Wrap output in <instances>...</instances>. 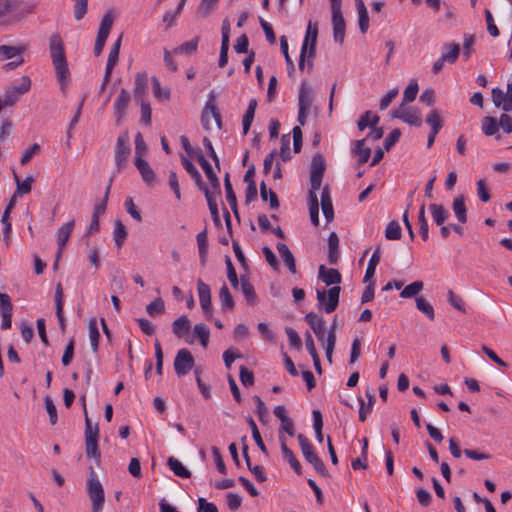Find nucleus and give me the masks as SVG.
I'll return each mask as SVG.
<instances>
[{"mask_svg":"<svg viewBox=\"0 0 512 512\" xmlns=\"http://www.w3.org/2000/svg\"><path fill=\"white\" fill-rule=\"evenodd\" d=\"M112 25H113V16L110 11H107L101 19L97 34L108 37L110 30L112 28Z\"/></svg>","mask_w":512,"mask_h":512,"instance_id":"6e6d98bb","label":"nucleus"},{"mask_svg":"<svg viewBox=\"0 0 512 512\" xmlns=\"http://www.w3.org/2000/svg\"><path fill=\"white\" fill-rule=\"evenodd\" d=\"M390 115L392 118L400 119L411 126L420 127L422 125L421 114L419 110L414 107L403 110L393 109Z\"/></svg>","mask_w":512,"mask_h":512,"instance_id":"9d476101","label":"nucleus"},{"mask_svg":"<svg viewBox=\"0 0 512 512\" xmlns=\"http://www.w3.org/2000/svg\"><path fill=\"white\" fill-rule=\"evenodd\" d=\"M419 90V86L417 81L412 80L407 88L404 90L403 93V99H402V106H404L406 103H410L415 100L417 93Z\"/></svg>","mask_w":512,"mask_h":512,"instance_id":"5fc2aeb1","label":"nucleus"},{"mask_svg":"<svg viewBox=\"0 0 512 512\" xmlns=\"http://www.w3.org/2000/svg\"><path fill=\"white\" fill-rule=\"evenodd\" d=\"M239 377L243 386L250 387L254 384V373L245 366H240Z\"/></svg>","mask_w":512,"mask_h":512,"instance_id":"69168bd1","label":"nucleus"},{"mask_svg":"<svg viewBox=\"0 0 512 512\" xmlns=\"http://www.w3.org/2000/svg\"><path fill=\"white\" fill-rule=\"evenodd\" d=\"M49 50L57 81L61 89L64 90L70 81V71L64 50V43L58 33L51 35L49 39Z\"/></svg>","mask_w":512,"mask_h":512,"instance_id":"f03ea898","label":"nucleus"},{"mask_svg":"<svg viewBox=\"0 0 512 512\" xmlns=\"http://www.w3.org/2000/svg\"><path fill=\"white\" fill-rule=\"evenodd\" d=\"M280 157L283 162H286L291 158L289 134H284L281 137Z\"/></svg>","mask_w":512,"mask_h":512,"instance_id":"338daca9","label":"nucleus"},{"mask_svg":"<svg viewBox=\"0 0 512 512\" xmlns=\"http://www.w3.org/2000/svg\"><path fill=\"white\" fill-rule=\"evenodd\" d=\"M499 130V123L496 118L486 116L482 119V131L487 136L496 135Z\"/></svg>","mask_w":512,"mask_h":512,"instance_id":"58836bf2","label":"nucleus"},{"mask_svg":"<svg viewBox=\"0 0 512 512\" xmlns=\"http://www.w3.org/2000/svg\"><path fill=\"white\" fill-rule=\"evenodd\" d=\"M429 210L432 214V218L436 225L442 226L444 222L449 218L450 214L449 211L444 208L441 204H430Z\"/></svg>","mask_w":512,"mask_h":512,"instance_id":"a878e982","label":"nucleus"},{"mask_svg":"<svg viewBox=\"0 0 512 512\" xmlns=\"http://www.w3.org/2000/svg\"><path fill=\"white\" fill-rule=\"evenodd\" d=\"M75 221L71 220L65 224H63L57 231V242H58V251L57 257H60L63 249L65 248L67 241L74 229Z\"/></svg>","mask_w":512,"mask_h":512,"instance_id":"6ab92c4d","label":"nucleus"},{"mask_svg":"<svg viewBox=\"0 0 512 512\" xmlns=\"http://www.w3.org/2000/svg\"><path fill=\"white\" fill-rule=\"evenodd\" d=\"M385 237L388 240H399L402 237V230L399 223L396 220H392L388 223L385 229Z\"/></svg>","mask_w":512,"mask_h":512,"instance_id":"de8ad7c7","label":"nucleus"},{"mask_svg":"<svg viewBox=\"0 0 512 512\" xmlns=\"http://www.w3.org/2000/svg\"><path fill=\"white\" fill-rule=\"evenodd\" d=\"M86 492L91 501L92 512H102L105 502V492L92 467H90V474L86 481Z\"/></svg>","mask_w":512,"mask_h":512,"instance_id":"20e7f679","label":"nucleus"},{"mask_svg":"<svg viewBox=\"0 0 512 512\" xmlns=\"http://www.w3.org/2000/svg\"><path fill=\"white\" fill-rule=\"evenodd\" d=\"M25 46H9V45H1L0 46V61L9 60L12 58H16L25 51Z\"/></svg>","mask_w":512,"mask_h":512,"instance_id":"7c9ffc66","label":"nucleus"},{"mask_svg":"<svg viewBox=\"0 0 512 512\" xmlns=\"http://www.w3.org/2000/svg\"><path fill=\"white\" fill-rule=\"evenodd\" d=\"M452 209L456 218L462 224L467 222V208L465 205L464 196L455 197L452 203Z\"/></svg>","mask_w":512,"mask_h":512,"instance_id":"bb28decb","label":"nucleus"},{"mask_svg":"<svg viewBox=\"0 0 512 512\" xmlns=\"http://www.w3.org/2000/svg\"><path fill=\"white\" fill-rule=\"evenodd\" d=\"M130 152L131 147L128 132H123L118 136L115 147L114 159L118 171L122 170L126 166Z\"/></svg>","mask_w":512,"mask_h":512,"instance_id":"6e6552de","label":"nucleus"},{"mask_svg":"<svg viewBox=\"0 0 512 512\" xmlns=\"http://www.w3.org/2000/svg\"><path fill=\"white\" fill-rule=\"evenodd\" d=\"M167 465L173 473L180 478H190L191 472L175 457L168 458Z\"/></svg>","mask_w":512,"mask_h":512,"instance_id":"2f4dec72","label":"nucleus"},{"mask_svg":"<svg viewBox=\"0 0 512 512\" xmlns=\"http://www.w3.org/2000/svg\"><path fill=\"white\" fill-rule=\"evenodd\" d=\"M89 338L91 348L94 352H96L99 346L100 333L95 319H91L89 321Z\"/></svg>","mask_w":512,"mask_h":512,"instance_id":"8fccbe9b","label":"nucleus"},{"mask_svg":"<svg viewBox=\"0 0 512 512\" xmlns=\"http://www.w3.org/2000/svg\"><path fill=\"white\" fill-rule=\"evenodd\" d=\"M301 100H303L302 104L306 109H309L312 104V91L308 87L306 82H303L300 90H299V97H298V106L301 107Z\"/></svg>","mask_w":512,"mask_h":512,"instance_id":"a18cd8bd","label":"nucleus"},{"mask_svg":"<svg viewBox=\"0 0 512 512\" xmlns=\"http://www.w3.org/2000/svg\"><path fill=\"white\" fill-rule=\"evenodd\" d=\"M202 169L204 170L206 177L211 184V191L216 193L217 195H221L220 181L215 172L213 171L211 164L203 167Z\"/></svg>","mask_w":512,"mask_h":512,"instance_id":"79ce46f5","label":"nucleus"},{"mask_svg":"<svg viewBox=\"0 0 512 512\" xmlns=\"http://www.w3.org/2000/svg\"><path fill=\"white\" fill-rule=\"evenodd\" d=\"M424 287V283L420 280L414 281L407 286H405L402 291L400 292L401 298H412V297H418L417 294L422 291Z\"/></svg>","mask_w":512,"mask_h":512,"instance_id":"e433bc0d","label":"nucleus"},{"mask_svg":"<svg viewBox=\"0 0 512 512\" xmlns=\"http://www.w3.org/2000/svg\"><path fill=\"white\" fill-rule=\"evenodd\" d=\"M200 41L199 36H195L190 41L184 42L183 44L179 45L178 47L174 48L173 53L175 54H193L196 52L198 43Z\"/></svg>","mask_w":512,"mask_h":512,"instance_id":"c9c22d12","label":"nucleus"},{"mask_svg":"<svg viewBox=\"0 0 512 512\" xmlns=\"http://www.w3.org/2000/svg\"><path fill=\"white\" fill-rule=\"evenodd\" d=\"M224 188L226 193V200L230 205L231 210L233 211L236 218H239L238 205H237V197L233 190V186L230 181L229 173H226L224 177Z\"/></svg>","mask_w":512,"mask_h":512,"instance_id":"412c9836","label":"nucleus"},{"mask_svg":"<svg viewBox=\"0 0 512 512\" xmlns=\"http://www.w3.org/2000/svg\"><path fill=\"white\" fill-rule=\"evenodd\" d=\"M219 299L222 309L232 310L234 308L233 297L225 283L220 288Z\"/></svg>","mask_w":512,"mask_h":512,"instance_id":"ea45409f","label":"nucleus"},{"mask_svg":"<svg viewBox=\"0 0 512 512\" xmlns=\"http://www.w3.org/2000/svg\"><path fill=\"white\" fill-rule=\"evenodd\" d=\"M332 12L333 38L335 42L343 43L345 36V20L342 14V0H330Z\"/></svg>","mask_w":512,"mask_h":512,"instance_id":"39448f33","label":"nucleus"},{"mask_svg":"<svg viewBox=\"0 0 512 512\" xmlns=\"http://www.w3.org/2000/svg\"><path fill=\"white\" fill-rule=\"evenodd\" d=\"M129 103H130L129 92L125 89H121V91L113 105L114 116L116 118L117 124H119L122 121V119L125 117L126 110L128 108Z\"/></svg>","mask_w":512,"mask_h":512,"instance_id":"ddd939ff","label":"nucleus"},{"mask_svg":"<svg viewBox=\"0 0 512 512\" xmlns=\"http://www.w3.org/2000/svg\"><path fill=\"white\" fill-rule=\"evenodd\" d=\"M415 304L416 308L422 312L430 321L435 319L433 306L423 296L416 297Z\"/></svg>","mask_w":512,"mask_h":512,"instance_id":"72a5a7b5","label":"nucleus"},{"mask_svg":"<svg viewBox=\"0 0 512 512\" xmlns=\"http://www.w3.org/2000/svg\"><path fill=\"white\" fill-rule=\"evenodd\" d=\"M193 332L199 338L201 345L206 348L209 342L210 330L204 323H198L194 326Z\"/></svg>","mask_w":512,"mask_h":512,"instance_id":"a19ab883","label":"nucleus"},{"mask_svg":"<svg viewBox=\"0 0 512 512\" xmlns=\"http://www.w3.org/2000/svg\"><path fill=\"white\" fill-rule=\"evenodd\" d=\"M425 122L431 126L427 139V147L430 148L434 144L437 134L443 127V120L441 119L440 112L434 109L426 116Z\"/></svg>","mask_w":512,"mask_h":512,"instance_id":"f8f14e48","label":"nucleus"},{"mask_svg":"<svg viewBox=\"0 0 512 512\" xmlns=\"http://www.w3.org/2000/svg\"><path fill=\"white\" fill-rule=\"evenodd\" d=\"M194 364L195 360L191 352L186 348H182L177 352L174 359L175 373L179 377L185 376L194 367Z\"/></svg>","mask_w":512,"mask_h":512,"instance_id":"1a4fd4ad","label":"nucleus"},{"mask_svg":"<svg viewBox=\"0 0 512 512\" xmlns=\"http://www.w3.org/2000/svg\"><path fill=\"white\" fill-rule=\"evenodd\" d=\"M81 400L83 402L84 406V413H85V440L90 438H99V429L98 425L96 424L94 427H92L91 421L88 418L86 405H85V396H81Z\"/></svg>","mask_w":512,"mask_h":512,"instance_id":"37998d69","label":"nucleus"},{"mask_svg":"<svg viewBox=\"0 0 512 512\" xmlns=\"http://www.w3.org/2000/svg\"><path fill=\"white\" fill-rule=\"evenodd\" d=\"M191 328V322L186 315L178 317L172 324V331L177 338H182Z\"/></svg>","mask_w":512,"mask_h":512,"instance_id":"b1692460","label":"nucleus"},{"mask_svg":"<svg viewBox=\"0 0 512 512\" xmlns=\"http://www.w3.org/2000/svg\"><path fill=\"white\" fill-rule=\"evenodd\" d=\"M257 108V100L251 99L248 103L247 110L242 118V127H243V134L246 135L251 127V124L254 119L255 111Z\"/></svg>","mask_w":512,"mask_h":512,"instance_id":"c85d7f7f","label":"nucleus"},{"mask_svg":"<svg viewBox=\"0 0 512 512\" xmlns=\"http://www.w3.org/2000/svg\"><path fill=\"white\" fill-rule=\"evenodd\" d=\"M88 11V0H73V15L76 21L84 18Z\"/></svg>","mask_w":512,"mask_h":512,"instance_id":"864d4df0","label":"nucleus"},{"mask_svg":"<svg viewBox=\"0 0 512 512\" xmlns=\"http://www.w3.org/2000/svg\"><path fill=\"white\" fill-rule=\"evenodd\" d=\"M340 290L339 286H333L329 290L317 289L318 307L328 314L334 312L339 303Z\"/></svg>","mask_w":512,"mask_h":512,"instance_id":"0eeeda50","label":"nucleus"},{"mask_svg":"<svg viewBox=\"0 0 512 512\" xmlns=\"http://www.w3.org/2000/svg\"><path fill=\"white\" fill-rule=\"evenodd\" d=\"M335 324H336V317L334 318L333 324L330 327L327 335V345H326V357L329 361H331V355L335 346L336 342V332H335Z\"/></svg>","mask_w":512,"mask_h":512,"instance_id":"052dcab7","label":"nucleus"},{"mask_svg":"<svg viewBox=\"0 0 512 512\" xmlns=\"http://www.w3.org/2000/svg\"><path fill=\"white\" fill-rule=\"evenodd\" d=\"M339 256V237L335 232H331L328 237V262L330 264H337Z\"/></svg>","mask_w":512,"mask_h":512,"instance_id":"5701e85b","label":"nucleus"},{"mask_svg":"<svg viewBox=\"0 0 512 512\" xmlns=\"http://www.w3.org/2000/svg\"><path fill=\"white\" fill-rule=\"evenodd\" d=\"M297 440L302 450V454L307 462L313 465L314 469L317 473L324 475L326 472V467L323 461L316 454L314 447L308 440V438L303 434H298Z\"/></svg>","mask_w":512,"mask_h":512,"instance_id":"423d86ee","label":"nucleus"},{"mask_svg":"<svg viewBox=\"0 0 512 512\" xmlns=\"http://www.w3.org/2000/svg\"><path fill=\"white\" fill-rule=\"evenodd\" d=\"M204 195H205V198L207 200V204H208V207H209V210H210V213H211V217L212 218L219 217V210H218V205H217V202H216V198L219 195H217L216 193L212 192L211 190L210 191H206V193Z\"/></svg>","mask_w":512,"mask_h":512,"instance_id":"e2e57ef3","label":"nucleus"},{"mask_svg":"<svg viewBox=\"0 0 512 512\" xmlns=\"http://www.w3.org/2000/svg\"><path fill=\"white\" fill-rule=\"evenodd\" d=\"M198 251H199V259L201 266L205 267L208 258V236L207 229L205 228L203 231L199 232L196 236Z\"/></svg>","mask_w":512,"mask_h":512,"instance_id":"aec40b11","label":"nucleus"},{"mask_svg":"<svg viewBox=\"0 0 512 512\" xmlns=\"http://www.w3.org/2000/svg\"><path fill=\"white\" fill-rule=\"evenodd\" d=\"M240 285H241L242 293L244 294L247 302L249 304H253L256 299V292H255V289H254V286L252 285V283L249 281V279L246 276L241 275Z\"/></svg>","mask_w":512,"mask_h":512,"instance_id":"f704fd0d","label":"nucleus"},{"mask_svg":"<svg viewBox=\"0 0 512 512\" xmlns=\"http://www.w3.org/2000/svg\"><path fill=\"white\" fill-rule=\"evenodd\" d=\"M14 179L17 185L16 193L28 194L32 189V183L34 181L32 176H27L22 182L16 173H14Z\"/></svg>","mask_w":512,"mask_h":512,"instance_id":"13d9d810","label":"nucleus"},{"mask_svg":"<svg viewBox=\"0 0 512 512\" xmlns=\"http://www.w3.org/2000/svg\"><path fill=\"white\" fill-rule=\"evenodd\" d=\"M197 290L199 295L200 306L207 316V318L212 317V303H211V290L208 284H206L202 279H198L197 281Z\"/></svg>","mask_w":512,"mask_h":512,"instance_id":"9b49d317","label":"nucleus"},{"mask_svg":"<svg viewBox=\"0 0 512 512\" xmlns=\"http://www.w3.org/2000/svg\"><path fill=\"white\" fill-rule=\"evenodd\" d=\"M444 48H449L450 50L446 53H442V61L448 62L450 64L455 63L460 53V45L457 43L445 44Z\"/></svg>","mask_w":512,"mask_h":512,"instance_id":"49530a36","label":"nucleus"},{"mask_svg":"<svg viewBox=\"0 0 512 512\" xmlns=\"http://www.w3.org/2000/svg\"><path fill=\"white\" fill-rule=\"evenodd\" d=\"M366 138L354 141V155L358 156V164L366 163L371 156V148L365 146Z\"/></svg>","mask_w":512,"mask_h":512,"instance_id":"393cba45","label":"nucleus"},{"mask_svg":"<svg viewBox=\"0 0 512 512\" xmlns=\"http://www.w3.org/2000/svg\"><path fill=\"white\" fill-rule=\"evenodd\" d=\"M358 11V25L360 31L364 34L369 28V15L363 0H356Z\"/></svg>","mask_w":512,"mask_h":512,"instance_id":"c756f323","label":"nucleus"},{"mask_svg":"<svg viewBox=\"0 0 512 512\" xmlns=\"http://www.w3.org/2000/svg\"><path fill=\"white\" fill-rule=\"evenodd\" d=\"M276 248L280 254V257L283 259L284 263L288 267L289 271L292 274L296 273V261L295 257L288 248V246L285 243H277Z\"/></svg>","mask_w":512,"mask_h":512,"instance_id":"4be33fe9","label":"nucleus"},{"mask_svg":"<svg viewBox=\"0 0 512 512\" xmlns=\"http://www.w3.org/2000/svg\"><path fill=\"white\" fill-rule=\"evenodd\" d=\"M86 445V454L88 457L94 458V460L99 463L101 458V453L98 449V438H90L85 440Z\"/></svg>","mask_w":512,"mask_h":512,"instance_id":"c03bdc74","label":"nucleus"},{"mask_svg":"<svg viewBox=\"0 0 512 512\" xmlns=\"http://www.w3.org/2000/svg\"><path fill=\"white\" fill-rule=\"evenodd\" d=\"M44 404H45L46 411L49 415V421H50L51 425H55L58 421V415H57V409L53 402V399L48 395L45 396Z\"/></svg>","mask_w":512,"mask_h":512,"instance_id":"680f3d73","label":"nucleus"},{"mask_svg":"<svg viewBox=\"0 0 512 512\" xmlns=\"http://www.w3.org/2000/svg\"><path fill=\"white\" fill-rule=\"evenodd\" d=\"M312 416H313V428L315 430L316 439L319 443H322L323 438H324L323 433H322V428H323L322 414L319 410H313Z\"/></svg>","mask_w":512,"mask_h":512,"instance_id":"09e8293b","label":"nucleus"},{"mask_svg":"<svg viewBox=\"0 0 512 512\" xmlns=\"http://www.w3.org/2000/svg\"><path fill=\"white\" fill-rule=\"evenodd\" d=\"M35 7L27 0H0V27L21 22L34 12Z\"/></svg>","mask_w":512,"mask_h":512,"instance_id":"f257e3e1","label":"nucleus"},{"mask_svg":"<svg viewBox=\"0 0 512 512\" xmlns=\"http://www.w3.org/2000/svg\"><path fill=\"white\" fill-rule=\"evenodd\" d=\"M418 222H419V230L420 235L424 241H427L429 237V227H428V221L425 216V204H422L419 213H418Z\"/></svg>","mask_w":512,"mask_h":512,"instance_id":"603ef678","label":"nucleus"},{"mask_svg":"<svg viewBox=\"0 0 512 512\" xmlns=\"http://www.w3.org/2000/svg\"><path fill=\"white\" fill-rule=\"evenodd\" d=\"M218 2L219 0H201L197 11L202 17H207L217 8Z\"/></svg>","mask_w":512,"mask_h":512,"instance_id":"4d7b16f0","label":"nucleus"},{"mask_svg":"<svg viewBox=\"0 0 512 512\" xmlns=\"http://www.w3.org/2000/svg\"><path fill=\"white\" fill-rule=\"evenodd\" d=\"M326 170L324 157L317 153L313 156L311 161L310 175L323 177Z\"/></svg>","mask_w":512,"mask_h":512,"instance_id":"473e14b6","label":"nucleus"},{"mask_svg":"<svg viewBox=\"0 0 512 512\" xmlns=\"http://www.w3.org/2000/svg\"><path fill=\"white\" fill-rule=\"evenodd\" d=\"M279 441H280V447H281V452L283 454V457L288 461V463L290 464V466L294 470V472L296 474L300 475L302 473L301 464L295 457L293 451L290 448H288V446L286 444L285 437L283 435H280Z\"/></svg>","mask_w":512,"mask_h":512,"instance_id":"f3484780","label":"nucleus"},{"mask_svg":"<svg viewBox=\"0 0 512 512\" xmlns=\"http://www.w3.org/2000/svg\"><path fill=\"white\" fill-rule=\"evenodd\" d=\"M113 235H114L115 244L118 247H121L124 244V242L126 241V238L128 235L126 227L122 223L121 220L115 221Z\"/></svg>","mask_w":512,"mask_h":512,"instance_id":"4c0bfd02","label":"nucleus"},{"mask_svg":"<svg viewBox=\"0 0 512 512\" xmlns=\"http://www.w3.org/2000/svg\"><path fill=\"white\" fill-rule=\"evenodd\" d=\"M146 86H147L146 75L138 73L135 78V87H134L135 97H141L146 91Z\"/></svg>","mask_w":512,"mask_h":512,"instance_id":"774afa93","label":"nucleus"},{"mask_svg":"<svg viewBox=\"0 0 512 512\" xmlns=\"http://www.w3.org/2000/svg\"><path fill=\"white\" fill-rule=\"evenodd\" d=\"M121 42H122V35L119 36L118 39L112 45L109 55H108L106 66L114 68V66L117 64L118 58H119V53H120Z\"/></svg>","mask_w":512,"mask_h":512,"instance_id":"3c124183","label":"nucleus"},{"mask_svg":"<svg viewBox=\"0 0 512 512\" xmlns=\"http://www.w3.org/2000/svg\"><path fill=\"white\" fill-rule=\"evenodd\" d=\"M181 163L187 173L193 178L196 186L205 194L206 191H210L208 186L203 182L202 176L195 165L184 155H181Z\"/></svg>","mask_w":512,"mask_h":512,"instance_id":"2eb2a0df","label":"nucleus"},{"mask_svg":"<svg viewBox=\"0 0 512 512\" xmlns=\"http://www.w3.org/2000/svg\"><path fill=\"white\" fill-rule=\"evenodd\" d=\"M165 305L162 298L158 297L146 306V311L151 317H155L164 312Z\"/></svg>","mask_w":512,"mask_h":512,"instance_id":"bf43d9fd","label":"nucleus"},{"mask_svg":"<svg viewBox=\"0 0 512 512\" xmlns=\"http://www.w3.org/2000/svg\"><path fill=\"white\" fill-rule=\"evenodd\" d=\"M305 321L311 327V329L315 333L317 339L320 342L324 343L326 329L324 326L323 318L314 312H309L305 316Z\"/></svg>","mask_w":512,"mask_h":512,"instance_id":"4468645a","label":"nucleus"},{"mask_svg":"<svg viewBox=\"0 0 512 512\" xmlns=\"http://www.w3.org/2000/svg\"><path fill=\"white\" fill-rule=\"evenodd\" d=\"M318 278L327 286L341 283L339 271L334 268H326L323 264L319 266Z\"/></svg>","mask_w":512,"mask_h":512,"instance_id":"a211bd4d","label":"nucleus"},{"mask_svg":"<svg viewBox=\"0 0 512 512\" xmlns=\"http://www.w3.org/2000/svg\"><path fill=\"white\" fill-rule=\"evenodd\" d=\"M317 35H318V28L315 24L312 26V23H308L306 35L302 44L301 53L299 57V69L303 70L305 67V58L306 54L308 53V71L310 72L313 67L312 60L315 58L316 54V42H317Z\"/></svg>","mask_w":512,"mask_h":512,"instance_id":"7ed1b4c3","label":"nucleus"},{"mask_svg":"<svg viewBox=\"0 0 512 512\" xmlns=\"http://www.w3.org/2000/svg\"><path fill=\"white\" fill-rule=\"evenodd\" d=\"M134 164L141 174L142 180L147 185H152L156 179L155 172L150 167L149 163L141 157H135Z\"/></svg>","mask_w":512,"mask_h":512,"instance_id":"dca6fc26","label":"nucleus"},{"mask_svg":"<svg viewBox=\"0 0 512 512\" xmlns=\"http://www.w3.org/2000/svg\"><path fill=\"white\" fill-rule=\"evenodd\" d=\"M402 132L399 128L393 129L388 136L385 138L383 142V148L385 151H390V149L399 141Z\"/></svg>","mask_w":512,"mask_h":512,"instance_id":"0e129e2a","label":"nucleus"},{"mask_svg":"<svg viewBox=\"0 0 512 512\" xmlns=\"http://www.w3.org/2000/svg\"><path fill=\"white\" fill-rule=\"evenodd\" d=\"M380 117L372 111H366L360 116L357 121V127L360 131L365 130L367 127H374L378 125Z\"/></svg>","mask_w":512,"mask_h":512,"instance_id":"cd10ccee","label":"nucleus"}]
</instances>
